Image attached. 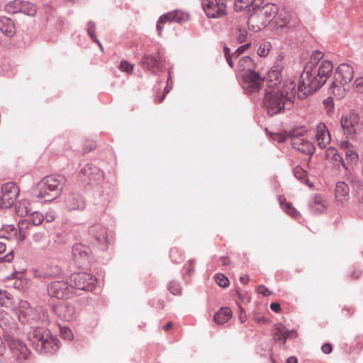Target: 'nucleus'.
Wrapping results in <instances>:
<instances>
[{"label":"nucleus","instance_id":"1","mask_svg":"<svg viewBox=\"0 0 363 363\" xmlns=\"http://www.w3.org/2000/svg\"><path fill=\"white\" fill-rule=\"evenodd\" d=\"M235 9L238 11L251 9L255 11L250 16L247 24L250 30L258 32L270 25L275 28H283L292 20V13L285 6L265 0H235Z\"/></svg>","mask_w":363,"mask_h":363},{"label":"nucleus","instance_id":"2","mask_svg":"<svg viewBox=\"0 0 363 363\" xmlns=\"http://www.w3.org/2000/svg\"><path fill=\"white\" fill-rule=\"evenodd\" d=\"M333 70V63L327 60L320 62L317 67L307 64L300 76L298 97L303 99L320 89L331 75Z\"/></svg>","mask_w":363,"mask_h":363},{"label":"nucleus","instance_id":"3","mask_svg":"<svg viewBox=\"0 0 363 363\" xmlns=\"http://www.w3.org/2000/svg\"><path fill=\"white\" fill-rule=\"evenodd\" d=\"M296 84L290 82L286 89H266L263 106L269 116L281 113L291 106L295 98Z\"/></svg>","mask_w":363,"mask_h":363},{"label":"nucleus","instance_id":"4","mask_svg":"<svg viewBox=\"0 0 363 363\" xmlns=\"http://www.w3.org/2000/svg\"><path fill=\"white\" fill-rule=\"evenodd\" d=\"M63 186V177L55 175L47 176L38 184L35 195L45 201H51L61 194Z\"/></svg>","mask_w":363,"mask_h":363},{"label":"nucleus","instance_id":"5","mask_svg":"<svg viewBox=\"0 0 363 363\" xmlns=\"http://www.w3.org/2000/svg\"><path fill=\"white\" fill-rule=\"evenodd\" d=\"M29 338L37 347H40L45 352L52 353L59 348V340L49 330L43 328L35 329L30 334Z\"/></svg>","mask_w":363,"mask_h":363},{"label":"nucleus","instance_id":"6","mask_svg":"<svg viewBox=\"0 0 363 363\" xmlns=\"http://www.w3.org/2000/svg\"><path fill=\"white\" fill-rule=\"evenodd\" d=\"M4 337L7 342L13 362L22 363L28 358L29 350L25 343L16 337L13 334L4 335Z\"/></svg>","mask_w":363,"mask_h":363},{"label":"nucleus","instance_id":"7","mask_svg":"<svg viewBox=\"0 0 363 363\" xmlns=\"http://www.w3.org/2000/svg\"><path fill=\"white\" fill-rule=\"evenodd\" d=\"M240 78L242 89L247 94L257 93L263 87L264 79L255 71L245 73Z\"/></svg>","mask_w":363,"mask_h":363},{"label":"nucleus","instance_id":"8","mask_svg":"<svg viewBox=\"0 0 363 363\" xmlns=\"http://www.w3.org/2000/svg\"><path fill=\"white\" fill-rule=\"evenodd\" d=\"M291 143L294 148L306 154L313 155L315 152L313 144L299 130H295L290 134Z\"/></svg>","mask_w":363,"mask_h":363},{"label":"nucleus","instance_id":"9","mask_svg":"<svg viewBox=\"0 0 363 363\" xmlns=\"http://www.w3.org/2000/svg\"><path fill=\"white\" fill-rule=\"evenodd\" d=\"M13 311L17 315L18 320L23 323L39 318L36 308L32 307L30 303L25 300L19 301L18 304L13 307Z\"/></svg>","mask_w":363,"mask_h":363},{"label":"nucleus","instance_id":"10","mask_svg":"<svg viewBox=\"0 0 363 363\" xmlns=\"http://www.w3.org/2000/svg\"><path fill=\"white\" fill-rule=\"evenodd\" d=\"M202 7L208 18H218L227 14L226 5L222 0H202Z\"/></svg>","mask_w":363,"mask_h":363},{"label":"nucleus","instance_id":"11","mask_svg":"<svg viewBox=\"0 0 363 363\" xmlns=\"http://www.w3.org/2000/svg\"><path fill=\"white\" fill-rule=\"evenodd\" d=\"M96 279L90 274L79 272L73 274L70 277V288L80 290H91Z\"/></svg>","mask_w":363,"mask_h":363},{"label":"nucleus","instance_id":"12","mask_svg":"<svg viewBox=\"0 0 363 363\" xmlns=\"http://www.w3.org/2000/svg\"><path fill=\"white\" fill-rule=\"evenodd\" d=\"M47 289L50 296L59 299L68 298L71 292L70 286L64 281H53L48 284Z\"/></svg>","mask_w":363,"mask_h":363},{"label":"nucleus","instance_id":"13","mask_svg":"<svg viewBox=\"0 0 363 363\" xmlns=\"http://www.w3.org/2000/svg\"><path fill=\"white\" fill-rule=\"evenodd\" d=\"M19 188L13 182H7L1 187L3 205L4 208L11 207L16 201L18 194Z\"/></svg>","mask_w":363,"mask_h":363},{"label":"nucleus","instance_id":"14","mask_svg":"<svg viewBox=\"0 0 363 363\" xmlns=\"http://www.w3.org/2000/svg\"><path fill=\"white\" fill-rule=\"evenodd\" d=\"M354 69L350 65L342 63L336 68L335 79L340 84L350 85L354 78Z\"/></svg>","mask_w":363,"mask_h":363},{"label":"nucleus","instance_id":"15","mask_svg":"<svg viewBox=\"0 0 363 363\" xmlns=\"http://www.w3.org/2000/svg\"><path fill=\"white\" fill-rule=\"evenodd\" d=\"M281 74L279 71L277 69H272L270 70L267 77V89H273L277 88L279 89H286L288 86V84L290 82H294L291 80H286L284 82H281Z\"/></svg>","mask_w":363,"mask_h":363},{"label":"nucleus","instance_id":"16","mask_svg":"<svg viewBox=\"0 0 363 363\" xmlns=\"http://www.w3.org/2000/svg\"><path fill=\"white\" fill-rule=\"evenodd\" d=\"M185 21L184 14L179 11L168 12L160 16L157 21V29L159 34H161L163 29V24L166 23L177 22L182 23Z\"/></svg>","mask_w":363,"mask_h":363},{"label":"nucleus","instance_id":"17","mask_svg":"<svg viewBox=\"0 0 363 363\" xmlns=\"http://www.w3.org/2000/svg\"><path fill=\"white\" fill-rule=\"evenodd\" d=\"M55 313L65 321L72 320L75 316V308L68 303H61L53 308Z\"/></svg>","mask_w":363,"mask_h":363},{"label":"nucleus","instance_id":"18","mask_svg":"<svg viewBox=\"0 0 363 363\" xmlns=\"http://www.w3.org/2000/svg\"><path fill=\"white\" fill-rule=\"evenodd\" d=\"M359 119V117L354 113L345 116L342 118L341 125L345 135L352 136L356 133Z\"/></svg>","mask_w":363,"mask_h":363},{"label":"nucleus","instance_id":"19","mask_svg":"<svg viewBox=\"0 0 363 363\" xmlns=\"http://www.w3.org/2000/svg\"><path fill=\"white\" fill-rule=\"evenodd\" d=\"M0 327L4 330V335L11 334L18 329V324L9 312L0 310Z\"/></svg>","mask_w":363,"mask_h":363},{"label":"nucleus","instance_id":"20","mask_svg":"<svg viewBox=\"0 0 363 363\" xmlns=\"http://www.w3.org/2000/svg\"><path fill=\"white\" fill-rule=\"evenodd\" d=\"M316 140L320 148H325L330 142V135L326 125L320 123L316 127Z\"/></svg>","mask_w":363,"mask_h":363},{"label":"nucleus","instance_id":"21","mask_svg":"<svg viewBox=\"0 0 363 363\" xmlns=\"http://www.w3.org/2000/svg\"><path fill=\"white\" fill-rule=\"evenodd\" d=\"M66 208L69 210H82L84 209L85 203L82 196L79 194H70L65 201Z\"/></svg>","mask_w":363,"mask_h":363},{"label":"nucleus","instance_id":"22","mask_svg":"<svg viewBox=\"0 0 363 363\" xmlns=\"http://www.w3.org/2000/svg\"><path fill=\"white\" fill-rule=\"evenodd\" d=\"M349 193L350 189L346 183L343 182L337 183L335 195L337 201L342 204L347 203L349 200Z\"/></svg>","mask_w":363,"mask_h":363},{"label":"nucleus","instance_id":"23","mask_svg":"<svg viewBox=\"0 0 363 363\" xmlns=\"http://www.w3.org/2000/svg\"><path fill=\"white\" fill-rule=\"evenodd\" d=\"M0 31L9 38H12L16 32L13 21L7 17H0Z\"/></svg>","mask_w":363,"mask_h":363},{"label":"nucleus","instance_id":"24","mask_svg":"<svg viewBox=\"0 0 363 363\" xmlns=\"http://www.w3.org/2000/svg\"><path fill=\"white\" fill-rule=\"evenodd\" d=\"M295 335L296 333L294 330H287L282 324L276 325L274 334V340H283V343L284 344L286 339L295 337Z\"/></svg>","mask_w":363,"mask_h":363},{"label":"nucleus","instance_id":"25","mask_svg":"<svg viewBox=\"0 0 363 363\" xmlns=\"http://www.w3.org/2000/svg\"><path fill=\"white\" fill-rule=\"evenodd\" d=\"M255 64L250 57L245 56L240 60L238 65V72L240 77L245 73L255 72Z\"/></svg>","mask_w":363,"mask_h":363},{"label":"nucleus","instance_id":"26","mask_svg":"<svg viewBox=\"0 0 363 363\" xmlns=\"http://www.w3.org/2000/svg\"><path fill=\"white\" fill-rule=\"evenodd\" d=\"M340 150L345 152L346 158L352 162H355L358 160V154L354 147L347 140H343L340 144Z\"/></svg>","mask_w":363,"mask_h":363},{"label":"nucleus","instance_id":"27","mask_svg":"<svg viewBox=\"0 0 363 363\" xmlns=\"http://www.w3.org/2000/svg\"><path fill=\"white\" fill-rule=\"evenodd\" d=\"M350 89V85L340 84L336 80L333 83L330 88L331 94L337 98V99H342Z\"/></svg>","mask_w":363,"mask_h":363},{"label":"nucleus","instance_id":"28","mask_svg":"<svg viewBox=\"0 0 363 363\" xmlns=\"http://www.w3.org/2000/svg\"><path fill=\"white\" fill-rule=\"evenodd\" d=\"M233 315V312L228 307L221 308L214 315V321L219 325L227 323Z\"/></svg>","mask_w":363,"mask_h":363},{"label":"nucleus","instance_id":"29","mask_svg":"<svg viewBox=\"0 0 363 363\" xmlns=\"http://www.w3.org/2000/svg\"><path fill=\"white\" fill-rule=\"evenodd\" d=\"M279 201L282 209L290 216L297 218L299 216V213L294 208L291 203L286 202V199L283 196L279 197Z\"/></svg>","mask_w":363,"mask_h":363},{"label":"nucleus","instance_id":"30","mask_svg":"<svg viewBox=\"0 0 363 363\" xmlns=\"http://www.w3.org/2000/svg\"><path fill=\"white\" fill-rule=\"evenodd\" d=\"M142 63L147 65L149 69L160 67V59L157 56L146 55L142 58Z\"/></svg>","mask_w":363,"mask_h":363},{"label":"nucleus","instance_id":"31","mask_svg":"<svg viewBox=\"0 0 363 363\" xmlns=\"http://www.w3.org/2000/svg\"><path fill=\"white\" fill-rule=\"evenodd\" d=\"M29 202L27 200H22L18 202L16 206V213L20 217H25L29 212Z\"/></svg>","mask_w":363,"mask_h":363},{"label":"nucleus","instance_id":"32","mask_svg":"<svg viewBox=\"0 0 363 363\" xmlns=\"http://www.w3.org/2000/svg\"><path fill=\"white\" fill-rule=\"evenodd\" d=\"M37 12V8L35 4L29 1H21V13H25L30 16H33Z\"/></svg>","mask_w":363,"mask_h":363},{"label":"nucleus","instance_id":"33","mask_svg":"<svg viewBox=\"0 0 363 363\" xmlns=\"http://www.w3.org/2000/svg\"><path fill=\"white\" fill-rule=\"evenodd\" d=\"M29 223L30 222L28 220L25 219L19 221L18 223V228H19V233L18 236L16 238V239L19 241H23L26 239L27 237V233L26 230L29 228Z\"/></svg>","mask_w":363,"mask_h":363},{"label":"nucleus","instance_id":"34","mask_svg":"<svg viewBox=\"0 0 363 363\" xmlns=\"http://www.w3.org/2000/svg\"><path fill=\"white\" fill-rule=\"evenodd\" d=\"M325 208V201L323 197L316 196L314 197L311 204V209L313 212H322Z\"/></svg>","mask_w":363,"mask_h":363},{"label":"nucleus","instance_id":"35","mask_svg":"<svg viewBox=\"0 0 363 363\" xmlns=\"http://www.w3.org/2000/svg\"><path fill=\"white\" fill-rule=\"evenodd\" d=\"M21 1L20 0H14L5 6L6 11L10 13H16L21 11Z\"/></svg>","mask_w":363,"mask_h":363},{"label":"nucleus","instance_id":"36","mask_svg":"<svg viewBox=\"0 0 363 363\" xmlns=\"http://www.w3.org/2000/svg\"><path fill=\"white\" fill-rule=\"evenodd\" d=\"M325 157L329 160L336 162H342V159L341 156L337 152V149L334 147H329L327 149L325 152Z\"/></svg>","mask_w":363,"mask_h":363},{"label":"nucleus","instance_id":"37","mask_svg":"<svg viewBox=\"0 0 363 363\" xmlns=\"http://www.w3.org/2000/svg\"><path fill=\"white\" fill-rule=\"evenodd\" d=\"M294 176L300 180L302 183L308 184V174L302 167L297 166L294 169Z\"/></svg>","mask_w":363,"mask_h":363},{"label":"nucleus","instance_id":"38","mask_svg":"<svg viewBox=\"0 0 363 363\" xmlns=\"http://www.w3.org/2000/svg\"><path fill=\"white\" fill-rule=\"evenodd\" d=\"M27 220L34 225H39L44 220V216L38 211H34L29 215Z\"/></svg>","mask_w":363,"mask_h":363},{"label":"nucleus","instance_id":"39","mask_svg":"<svg viewBox=\"0 0 363 363\" xmlns=\"http://www.w3.org/2000/svg\"><path fill=\"white\" fill-rule=\"evenodd\" d=\"M323 52L319 50H315L313 52L310 61L308 62V64H311L312 66L316 67L320 64V62H322L321 60L323 58Z\"/></svg>","mask_w":363,"mask_h":363},{"label":"nucleus","instance_id":"40","mask_svg":"<svg viewBox=\"0 0 363 363\" xmlns=\"http://www.w3.org/2000/svg\"><path fill=\"white\" fill-rule=\"evenodd\" d=\"M12 300V296L5 290L0 289V306L7 307Z\"/></svg>","mask_w":363,"mask_h":363},{"label":"nucleus","instance_id":"41","mask_svg":"<svg viewBox=\"0 0 363 363\" xmlns=\"http://www.w3.org/2000/svg\"><path fill=\"white\" fill-rule=\"evenodd\" d=\"M223 52L225 54V57L226 58L228 64L233 67V58H237L240 55H238L237 50L233 53H230V49L228 47H225L223 48Z\"/></svg>","mask_w":363,"mask_h":363},{"label":"nucleus","instance_id":"42","mask_svg":"<svg viewBox=\"0 0 363 363\" xmlns=\"http://www.w3.org/2000/svg\"><path fill=\"white\" fill-rule=\"evenodd\" d=\"M215 280L216 283L221 287H226L229 285L228 278L222 274L216 275Z\"/></svg>","mask_w":363,"mask_h":363},{"label":"nucleus","instance_id":"43","mask_svg":"<svg viewBox=\"0 0 363 363\" xmlns=\"http://www.w3.org/2000/svg\"><path fill=\"white\" fill-rule=\"evenodd\" d=\"M134 68L133 64L129 63L127 61H122L119 65V69L122 72H125L128 74H131Z\"/></svg>","mask_w":363,"mask_h":363},{"label":"nucleus","instance_id":"44","mask_svg":"<svg viewBox=\"0 0 363 363\" xmlns=\"http://www.w3.org/2000/svg\"><path fill=\"white\" fill-rule=\"evenodd\" d=\"M270 45L269 43H262L257 50V55L260 57H265L269 54Z\"/></svg>","mask_w":363,"mask_h":363},{"label":"nucleus","instance_id":"45","mask_svg":"<svg viewBox=\"0 0 363 363\" xmlns=\"http://www.w3.org/2000/svg\"><path fill=\"white\" fill-rule=\"evenodd\" d=\"M60 335L62 338L68 340H71L73 336L71 329L67 327L60 328Z\"/></svg>","mask_w":363,"mask_h":363},{"label":"nucleus","instance_id":"46","mask_svg":"<svg viewBox=\"0 0 363 363\" xmlns=\"http://www.w3.org/2000/svg\"><path fill=\"white\" fill-rule=\"evenodd\" d=\"M247 32L245 29L238 28L237 32V39L240 43H244L246 40Z\"/></svg>","mask_w":363,"mask_h":363},{"label":"nucleus","instance_id":"47","mask_svg":"<svg viewBox=\"0 0 363 363\" xmlns=\"http://www.w3.org/2000/svg\"><path fill=\"white\" fill-rule=\"evenodd\" d=\"M169 290L174 295H178L181 293V288L179 285L176 282H172L169 284Z\"/></svg>","mask_w":363,"mask_h":363},{"label":"nucleus","instance_id":"48","mask_svg":"<svg viewBox=\"0 0 363 363\" xmlns=\"http://www.w3.org/2000/svg\"><path fill=\"white\" fill-rule=\"evenodd\" d=\"M256 291L258 294H261L264 296H269L272 294V292L269 291V289L264 286V285H259L256 288Z\"/></svg>","mask_w":363,"mask_h":363},{"label":"nucleus","instance_id":"49","mask_svg":"<svg viewBox=\"0 0 363 363\" xmlns=\"http://www.w3.org/2000/svg\"><path fill=\"white\" fill-rule=\"evenodd\" d=\"M350 276L352 279H358L362 276V271L359 268L354 267L351 270Z\"/></svg>","mask_w":363,"mask_h":363},{"label":"nucleus","instance_id":"50","mask_svg":"<svg viewBox=\"0 0 363 363\" xmlns=\"http://www.w3.org/2000/svg\"><path fill=\"white\" fill-rule=\"evenodd\" d=\"M94 30H95V24L93 22H89L88 23V28L87 32L89 35L91 37L92 40H94L96 38L94 34Z\"/></svg>","mask_w":363,"mask_h":363},{"label":"nucleus","instance_id":"51","mask_svg":"<svg viewBox=\"0 0 363 363\" xmlns=\"http://www.w3.org/2000/svg\"><path fill=\"white\" fill-rule=\"evenodd\" d=\"M354 84L357 91L363 92V77L357 78L354 82Z\"/></svg>","mask_w":363,"mask_h":363},{"label":"nucleus","instance_id":"52","mask_svg":"<svg viewBox=\"0 0 363 363\" xmlns=\"http://www.w3.org/2000/svg\"><path fill=\"white\" fill-rule=\"evenodd\" d=\"M97 228H99V231L101 232V235H96V240H98L99 241L106 240V229H104V228H101V227H98Z\"/></svg>","mask_w":363,"mask_h":363},{"label":"nucleus","instance_id":"53","mask_svg":"<svg viewBox=\"0 0 363 363\" xmlns=\"http://www.w3.org/2000/svg\"><path fill=\"white\" fill-rule=\"evenodd\" d=\"M321 350L323 353L330 354L333 350V347L330 343H325L322 346Z\"/></svg>","mask_w":363,"mask_h":363},{"label":"nucleus","instance_id":"54","mask_svg":"<svg viewBox=\"0 0 363 363\" xmlns=\"http://www.w3.org/2000/svg\"><path fill=\"white\" fill-rule=\"evenodd\" d=\"M55 218V214L53 212H48L44 216V219H45L46 222L50 223L54 220Z\"/></svg>","mask_w":363,"mask_h":363},{"label":"nucleus","instance_id":"55","mask_svg":"<svg viewBox=\"0 0 363 363\" xmlns=\"http://www.w3.org/2000/svg\"><path fill=\"white\" fill-rule=\"evenodd\" d=\"M270 308L276 313H279L281 311L280 305L278 303H272L270 304Z\"/></svg>","mask_w":363,"mask_h":363},{"label":"nucleus","instance_id":"56","mask_svg":"<svg viewBox=\"0 0 363 363\" xmlns=\"http://www.w3.org/2000/svg\"><path fill=\"white\" fill-rule=\"evenodd\" d=\"M249 47H250V44L249 43H247L245 45H243L239 47L237 49L238 55L242 54Z\"/></svg>","mask_w":363,"mask_h":363},{"label":"nucleus","instance_id":"57","mask_svg":"<svg viewBox=\"0 0 363 363\" xmlns=\"http://www.w3.org/2000/svg\"><path fill=\"white\" fill-rule=\"evenodd\" d=\"M239 319L241 323H244L247 320L246 313L241 308H240V313L239 315Z\"/></svg>","mask_w":363,"mask_h":363},{"label":"nucleus","instance_id":"58","mask_svg":"<svg viewBox=\"0 0 363 363\" xmlns=\"http://www.w3.org/2000/svg\"><path fill=\"white\" fill-rule=\"evenodd\" d=\"M249 280H250V279H249L248 276H246V275H244L240 278V282L244 284H247L249 282Z\"/></svg>","mask_w":363,"mask_h":363},{"label":"nucleus","instance_id":"59","mask_svg":"<svg viewBox=\"0 0 363 363\" xmlns=\"http://www.w3.org/2000/svg\"><path fill=\"white\" fill-rule=\"evenodd\" d=\"M286 363H298V360L295 357H291L287 359Z\"/></svg>","mask_w":363,"mask_h":363},{"label":"nucleus","instance_id":"60","mask_svg":"<svg viewBox=\"0 0 363 363\" xmlns=\"http://www.w3.org/2000/svg\"><path fill=\"white\" fill-rule=\"evenodd\" d=\"M172 328V323L171 322H169L167 323L164 327V329L167 331L169 330V329H171Z\"/></svg>","mask_w":363,"mask_h":363},{"label":"nucleus","instance_id":"61","mask_svg":"<svg viewBox=\"0 0 363 363\" xmlns=\"http://www.w3.org/2000/svg\"><path fill=\"white\" fill-rule=\"evenodd\" d=\"M221 262H222L223 265L228 264H229L228 258V257H222Z\"/></svg>","mask_w":363,"mask_h":363},{"label":"nucleus","instance_id":"62","mask_svg":"<svg viewBox=\"0 0 363 363\" xmlns=\"http://www.w3.org/2000/svg\"><path fill=\"white\" fill-rule=\"evenodd\" d=\"M9 228H11V231L13 233V235L14 236H17V230H16V229L14 227H13V226H9Z\"/></svg>","mask_w":363,"mask_h":363},{"label":"nucleus","instance_id":"63","mask_svg":"<svg viewBox=\"0 0 363 363\" xmlns=\"http://www.w3.org/2000/svg\"><path fill=\"white\" fill-rule=\"evenodd\" d=\"M94 40V42H96V43L99 45V46L100 49L103 51V50H104V47L102 46L101 43L97 40V38H95V39H94V40Z\"/></svg>","mask_w":363,"mask_h":363},{"label":"nucleus","instance_id":"64","mask_svg":"<svg viewBox=\"0 0 363 363\" xmlns=\"http://www.w3.org/2000/svg\"><path fill=\"white\" fill-rule=\"evenodd\" d=\"M58 272V269L56 270V272L55 273H48V272H45V277H52V276H54L55 274H57Z\"/></svg>","mask_w":363,"mask_h":363}]
</instances>
